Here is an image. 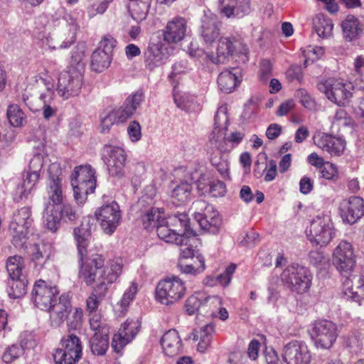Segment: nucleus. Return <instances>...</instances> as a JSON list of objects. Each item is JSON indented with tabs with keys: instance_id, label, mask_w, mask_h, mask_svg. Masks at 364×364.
<instances>
[{
	"instance_id": "obj_21",
	"label": "nucleus",
	"mask_w": 364,
	"mask_h": 364,
	"mask_svg": "<svg viewBox=\"0 0 364 364\" xmlns=\"http://www.w3.org/2000/svg\"><path fill=\"white\" fill-rule=\"evenodd\" d=\"M339 210L344 222L354 224L364 215V200L360 197L351 196L342 200Z\"/></svg>"
},
{
	"instance_id": "obj_53",
	"label": "nucleus",
	"mask_w": 364,
	"mask_h": 364,
	"mask_svg": "<svg viewBox=\"0 0 364 364\" xmlns=\"http://www.w3.org/2000/svg\"><path fill=\"white\" fill-rule=\"evenodd\" d=\"M272 75V65L269 60H262L260 63L259 80L267 82Z\"/></svg>"
},
{
	"instance_id": "obj_44",
	"label": "nucleus",
	"mask_w": 364,
	"mask_h": 364,
	"mask_svg": "<svg viewBox=\"0 0 364 364\" xmlns=\"http://www.w3.org/2000/svg\"><path fill=\"white\" fill-rule=\"evenodd\" d=\"M6 115L9 123L14 127H22L26 122V114L17 105H9Z\"/></svg>"
},
{
	"instance_id": "obj_54",
	"label": "nucleus",
	"mask_w": 364,
	"mask_h": 364,
	"mask_svg": "<svg viewBox=\"0 0 364 364\" xmlns=\"http://www.w3.org/2000/svg\"><path fill=\"white\" fill-rule=\"evenodd\" d=\"M208 192L213 197H222L226 193L225 184L221 181H212L209 184Z\"/></svg>"
},
{
	"instance_id": "obj_46",
	"label": "nucleus",
	"mask_w": 364,
	"mask_h": 364,
	"mask_svg": "<svg viewBox=\"0 0 364 364\" xmlns=\"http://www.w3.org/2000/svg\"><path fill=\"white\" fill-rule=\"evenodd\" d=\"M27 282L24 277L16 279H11L9 282L8 290L9 295L11 298L16 299L23 296L26 292Z\"/></svg>"
},
{
	"instance_id": "obj_2",
	"label": "nucleus",
	"mask_w": 364,
	"mask_h": 364,
	"mask_svg": "<svg viewBox=\"0 0 364 364\" xmlns=\"http://www.w3.org/2000/svg\"><path fill=\"white\" fill-rule=\"evenodd\" d=\"M85 46L77 44L73 50L68 70L60 73L58 80L57 92L64 100L78 96L83 85L85 69Z\"/></svg>"
},
{
	"instance_id": "obj_1",
	"label": "nucleus",
	"mask_w": 364,
	"mask_h": 364,
	"mask_svg": "<svg viewBox=\"0 0 364 364\" xmlns=\"http://www.w3.org/2000/svg\"><path fill=\"white\" fill-rule=\"evenodd\" d=\"M91 220L90 218H84L80 226L75 228L73 232L80 263L79 277L87 285L96 283V287L86 301L90 313L97 309L100 300L107 294L108 285L117 279L122 269L121 259L112 261L105 267V259L100 254L92 255L84 261V257L87 255L88 238L91 235L92 227H95L90 223Z\"/></svg>"
},
{
	"instance_id": "obj_8",
	"label": "nucleus",
	"mask_w": 364,
	"mask_h": 364,
	"mask_svg": "<svg viewBox=\"0 0 364 364\" xmlns=\"http://www.w3.org/2000/svg\"><path fill=\"white\" fill-rule=\"evenodd\" d=\"M82 347L79 337L69 333L62 338L53 354L55 364H76L81 358Z\"/></svg>"
},
{
	"instance_id": "obj_64",
	"label": "nucleus",
	"mask_w": 364,
	"mask_h": 364,
	"mask_svg": "<svg viewBox=\"0 0 364 364\" xmlns=\"http://www.w3.org/2000/svg\"><path fill=\"white\" fill-rule=\"evenodd\" d=\"M264 358L266 364H283L276 351L271 348H265L264 350Z\"/></svg>"
},
{
	"instance_id": "obj_7",
	"label": "nucleus",
	"mask_w": 364,
	"mask_h": 364,
	"mask_svg": "<svg viewBox=\"0 0 364 364\" xmlns=\"http://www.w3.org/2000/svg\"><path fill=\"white\" fill-rule=\"evenodd\" d=\"M311 278L309 270L298 264L288 266L281 274L284 285L298 294H301L309 289Z\"/></svg>"
},
{
	"instance_id": "obj_26",
	"label": "nucleus",
	"mask_w": 364,
	"mask_h": 364,
	"mask_svg": "<svg viewBox=\"0 0 364 364\" xmlns=\"http://www.w3.org/2000/svg\"><path fill=\"white\" fill-rule=\"evenodd\" d=\"M219 9L227 18H241L250 13V0H219Z\"/></svg>"
},
{
	"instance_id": "obj_19",
	"label": "nucleus",
	"mask_w": 364,
	"mask_h": 364,
	"mask_svg": "<svg viewBox=\"0 0 364 364\" xmlns=\"http://www.w3.org/2000/svg\"><path fill=\"white\" fill-rule=\"evenodd\" d=\"M48 179L47 185V194L52 205L58 206L63 200V191L62 184V170L60 164L53 163L48 167Z\"/></svg>"
},
{
	"instance_id": "obj_31",
	"label": "nucleus",
	"mask_w": 364,
	"mask_h": 364,
	"mask_svg": "<svg viewBox=\"0 0 364 364\" xmlns=\"http://www.w3.org/2000/svg\"><path fill=\"white\" fill-rule=\"evenodd\" d=\"M215 333V325L208 323L200 328L194 329L190 333L188 338L194 341H198L197 350L200 353H204L210 346L213 334Z\"/></svg>"
},
{
	"instance_id": "obj_40",
	"label": "nucleus",
	"mask_w": 364,
	"mask_h": 364,
	"mask_svg": "<svg viewBox=\"0 0 364 364\" xmlns=\"http://www.w3.org/2000/svg\"><path fill=\"white\" fill-rule=\"evenodd\" d=\"M313 26L319 37L328 38L332 35V20L323 14H318L313 18Z\"/></svg>"
},
{
	"instance_id": "obj_22",
	"label": "nucleus",
	"mask_w": 364,
	"mask_h": 364,
	"mask_svg": "<svg viewBox=\"0 0 364 364\" xmlns=\"http://www.w3.org/2000/svg\"><path fill=\"white\" fill-rule=\"evenodd\" d=\"M169 57L168 47L159 40L151 42L144 53L145 66L150 70L164 65Z\"/></svg>"
},
{
	"instance_id": "obj_63",
	"label": "nucleus",
	"mask_w": 364,
	"mask_h": 364,
	"mask_svg": "<svg viewBox=\"0 0 364 364\" xmlns=\"http://www.w3.org/2000/svg\"><path fill=\"white\" fill-rule=\"evenodd\" d=\"M45 245L35 244L33 246L32 259L38 261L41 259H47L49 257V253L46 250Z\"/></svg>"
},
{
	"instance_id": "obj_5",
	"label": "nucleus",
	"mask_w": 364,
	"mask_h": 364,
	"mask_svg": "<svg viewBox=\"0 0 364 364\" xmlns=\"http://www.w3.org/2000/svg\"><path fill=\"white\" fill-rule=\"evenodd\" d=\"M317 87L331 102L338 106H346L349 103L354 90L350 82L335 78L320 80Z\"/></svg>"
},
{
	"instance_id": "obj_20",
	"label": "nucleus",
	"mask_w": 364,
	"mask_h": 364,
	"mask_svg": "<svg viewBox=\"0 0 364 364\" xmlns=\"http://www.w3.org/2000/svg\"><path fill=\"white\" fill-rule=\"evenodd\" d=\"M282 357L287 364H310L311 360V353L307 345L298 341L284 346Z\"/></svg>"
},
{
	"instance_id": "obj_12",
	"label": "nucleus",
	"mask_w": 364,
	"mask_h": 364,
	"mask_svg": "<svg viewBox=\"0 0 364 364\" xmlns=\"http://www.w3.org/2000/svg\"><path fill=\"white\" fill-rule=\"evenodd\" d=\"M63 20L67 22V26H69V33L63 41L60 38V32L57 29L44 34L43 36V43H46L52 50L68 48L76 41V35L80 29L77 20L71 14H65Z\"/></svg>"
},
{
	"instance_id": "obj_18",
	"label": "nucleus",
	"mask_w": 364,
	"mask_h": 364,
	"mask_svg": "<svg viewBox=\"0 0 364 364\" xmlns=\"http://www.w3.org/2000/svg\"><path fill=\"white\" fill-rule=\"evenodd\" d=\"M58 294L56 287L49 286L45 281L38 280L33 286L31 299L37 308L46 311L52 306Z\"/></svg>"
},
{
	"instance_id": "obj_29",
	"label": "nucleus",
	"mask_w": 364,
	"mask_h": 364,
	"mask_svg": "<svg viewBox=\"0 0 364 364\" xmlns=\"http://www.w3.org/2000/svg\"><path fill=\"white\" fill-rule=\"evenodd\" d=\"M71 183H75L80 188L95 191L96 188L95 171L90 165L75 167L70 176Z\"/></svg>"
},
{
	"instance_id": "obj_28",
	"label": "nucleus",
	"mask_w": 364,
	"mask_h": 364,
	"mask_svg": "<svg viewBox=\"0 0 364 364\" xmlns=\"http://www.w3.org/2000/svg\"><path fill=\"white\" fill-rule=\"evenodd\" d=\"M72 305L67 294H62L58 301H54L48 311L50 312V319L53 326L58 327L68 318L71 311Z\"/></svg>"
},
{
	"instance_id": "obj_47",
	"label": "nucleus",
	"mask_w": 364,
	"mask_h": 364,
	"mask_svg": "<svg viewBox=\"0 0 364 364\" xmlns=\"http://www.w3.org/2000/svg\"><path fill=\"white\" fill-rule=\"evenodd\" d=\"M53 92L51 90H47L40 96V100L43 102L42 114L44 119L48 120L51 117H55L58 109L52 105Z\"/></svg>"
},
{
	"instance_id": "obj_61",
	"label": "nucleus",
	"mask_w": 364,
	"mask_h": 364,
	"mask_svg": "<svg viewBox=\"0 0 364 364\" xmlns=\"http://www.w3.org/2000/svg\"><path fill=\"white\" fill-rule=\"evenodd\" d=\"M296 95L300 102L307 109H313L315 106L314 100L311 97L306 90L300 89L296 91Z\"/></svg>"
},
{
	"instance_id": "obj_6",
	"label": "nucleus",
	"mask_w": 364,
	"mask_h": 364,
	"mask_svg": "<svg viewBox=\"0 0 364 364\" xmlns=\"http://www.w3.org/2000/svg\"><path fill=\"white\" fill-rule=\"evenodd\" d=\"M186 291L185 283L177 276L160 281L156 288V299L161 304L172 305L180 301Z\"/></svg>"
},
{
	"instance_id": "obj_27",
	"label": "nucleus",
	"mask_w": 364,
	"mask_h": 364,
	"mask_svg": "<svg viewBox=\"0 0 364 364\" xmlns=\"http://www.w3.org/2000/svg\"><path fill=\"white\" fill-rule=\"evenodd\" d=\"M139 325L137 321L127 320L119 328L117 333L112 338V346L116 351H119L129 343L137 334Z\"/></svg>"
},
{
	"instance_id": "obj_58",
	"label": "nucleus",
	"mask_w": 364,
	"mask_h": 364,
	"mask_svg": "<svg viewBox=\"0 0 364 364\" xmlns=\"http://www.w3.org/2000/svg\"><path fill=\"white\" fill-rule=\"evenodd\" d=\"M138 291L137 284L135 282H132L131 286L126 290L121 299V306L126 307L128 306L131 301H132Z\"/></svg>"
},
{
	"instance_id": "obj_30",
	"label": "nucleus",
	"mask_w": 364,
	"mask_h": 364,
	"mask_svg": "<svg viewBox=\"0 0 364 364\" xmlns=\"http://www.w3.org/2000/svg\"><path fill=\"white\" fill-rule=\"evenodd\" d=\"M220 23L213 14H205L201 18L200 35L206 44H212L220 36Z\"/></svg>"
},
{
	"instance_id": "obj_42",
	"label": "nucleus",
	"mask_w": 364,
	"mask_h": 364,
	"mask_svg": "<svg viewBox=\"0 0 364 364\" xmlns=\"http://www.w3.org/2000/svg\"><path fill=\"white\" fill-rule=\"evenodd\" d=\"M112 62V55L101 51V49H96L91 56L92 69L97 72L101 73L107 69Z\"/></svg>"
},
{
	"instance_id": "obj_32",
	"label": "nucleus",
	"mask_w": 364,
	"mask_h": 364,
	"mask_svg": "<svg viewBox=\"0 0 364 364\" xmlns=\"http://www.w3.org/2000/svg\"><path fill=\"white\" fill-rule=\"evenodd\" d=\"M192 190V184L187 181L173 184L170 193L172 203L176 205L187 203L191 200Z\"/></svg>"
},
{
	"instance_id": "obj_13",
	"label": "nucleus",
	"mask_w": 364,
	"mask_h": 364,
	"mask_svg": "<svg viewBox=\"0 0 364 364\" xmlns=\"http://www.w3.org/2000/svg\"><path fill=\"white\" fill-rule=\"evenodd\" d=\"M335 235L334 226L329 215H317L312 219L309 228V240L321 246L328 244Z\"/></svg>"
},
{
	"instance_id": "obj_57",
	"label": "nucleus",
	"mask_w": 364,
	"mask_h": 364,
	"mask_svg": "<svg viewBox=\"0 0 364 364\" xmlns=\"http://www.w3.org/2000/svg\"><path fill=\"white\" fill-rule=\"evenodd\" d=\"M236 269V265L234 264H231L229 265L225 270V272L220 274H219L217 278L218 284H220L221 285L226 287L229 284L231 280V277L232 274L235 272Z\"/></svg>"
},
{
	"instance_id": "obj_25",
	"label": "nucleus",
	"mask_w": 364,
	"mask_h": 364,
	"mask_svg": "<svg viewBox=\"0 0 364 364\" xmlns=\"http://www.w3.org/2000/svg\"><path fill=\"white\" fill-rule=\"evenodd\" d=\"M315 144L323 151L331 156H338L343 154L346 147V141L341 137L331 134L319 133L314 137Z\"/></svg>"
},
{
	"instance_id": "obj_3",
	"label": "nucleus",
	"mask_w": 364,
	"mask_h": 364,
	"mask_svg": "<svg viewBox=\"0 0 364 364\" xmlns=\"http://www.w3.org/2000/svg\"><path fill=\"white\" fill-rule=\"evenodd\" d=\"M161 223L154 229L161 240L181 247L188 244L189 218L187 214L178 213L166 218V222Z\"/></svg>"
},
{
	"instance_id": "obj_49",
	"label": "nucleus",
	"mask_w": 364,
	"mask_h": 364,
	"mask_svg": "<svg viewBox=\"0 0 364 364\" xmlns=\"http://www.w3.org/2000/svg\"><path fill=\"white\" fill-rule=\"evenodd\" d=\"M216 151H213L210 153V161L211 164L215 166L219 173L225 176L228 173L229 170V164L228 161L223 158L220 151L217 147H215Z\"/></svg>"
},
{
	"instance_id": "obj_16",
	"label": "nucleus",
	"mask_w": 364,
	"mask_h": 364,
	"mask_svg": "<svg viewBox=\"0 0 364 364\" xmlns=\"http://www.w3.org/2000/svg\"><path fill=\"white\" fill-rule=\"evenodd\" d=\"M228 117L225 107H220L214 119V128L212 131L209 141L214 147H217L222 152H228L232 146L225 139L228 129Z\"/></svg>"
},
{
	"instance_id": "obj_55",
	"label": "nucleus",
	"mask_w": 364,
	"mask_h": 364,
	"mask_svg": "<svg viewBox=\"0 0 364 364\" xmlns=\"http://www.w3.org/2000/svg\"><path fill=\"white\" fill-rule=\"evenodd\" d=\"M127 133L132 142H136L141 138V128L139 123L132 121L127 127Z\"/></svg>"
},
{
	"instance_id": "obj_37",
	"label": "nucleus",
	"mask_w": 364,
	"mask_h": 364,
	"mask_svg": "<svg viewBox=\"0 0 364 364\" xmlns=\"http://www.w3.org/2000/svg\"><path fill=\"white\" fill-rule=\"evenodd\" d=\"M152 0H129L128 10L132 18L138 23L145 20Z\"/></svg>"
},
{
	"instance_id": "obj_17",
	"label": "nucleus",
	"mask_w": 364,
	"mask_h": 364,
	"mask_svg": "<svg viewBox=\"0 0 364 364\" xmlns=\"http://www.w3.org/2000/svg\"><path fill=\"white\" fill-rule=\"evenodd\" d=\"M333 263L341 273L350 272L355 265V255L352 245L342 240L334 249Z\"/></svg>"
},
{
	"instance_id": "obj_38",
	"label": "nucleus",
	"mask_w": 364,
	"mask_h": 364,
	"mask_svg": "<svg viewBox=\"0 0 364 364\" xmlns=\"http://www.w3.org/2000/svg\"><path fill=\"white\" fill-rule=\"evenodd\" d=\"M343 294L348 299H351L360 304L364 301V278L360 277L353 287L352 282L346 279L343 284Z\"/></svg>"
},
{
	"instance_id": "obj_4",
	"label": "nucleus",
	"mask_w": 364,
	"mask_h": 364,
	"mask_svg": "<svg viewBox=\"0 0 364 364\" xmlns=\"http://www.w3.org/2000/svg\"><path fill=\"white\" fill-rule=\"evenodd\" d=\"M143 100L141 92H136L129 96L123 105L109 112L101 119V132L107 133L114 124L124 123L130 118Z\"/></svg>"
},
{
	"instance_id": "obj_10",
	"label": "nucleus",
	"mask_w": 364,
	"mask_h": 364,
	"mask_svg": "<svg viewBox=\"0 0 364 364\" xmlns=\"http://www.w3.org/2000/svg\"><path fill=\"white\" fill-rule=\"evenodd\" d=\"M309 332L315 346L321 349L331 348L338 336L337 326L326 319L315 321Z\"/></svg>"
},
{
	"instance_id": "obj_36",
	"label": "nucleus",
	"mask_w": 364,
	"mask_h": 364,
	"mask_svg": "<svg viewBox=\"0 0 364 364\" xmlns=\"http://www.w3.org/2000/svg\"><path fill=\"white\" fill-rule=\"evenodd\" d=\"M344 38L352 41L363 32V25L354 16L348 15L341 24Z\"/></svg>"
},
{
	"instance_id": "obj_11",
	"label": "nucleus",
	"mask_w": 364,
	"mask_h": 364,
	"mask_svg": "<svg viewBox=\"0 0 364 364\" xmlns=\"http://www.w3.org/2000/svg\"><path fill=\"white\" fill-rule=\"evenodd\" d=\"M33 221L29 207H23L14 213L9 229L13 237L12 242L16 247L24 246L28 228Z\"/></svg>"
},
{
	"instance_id": "obj_9",
	"label": "nucleus",
	"mask_w": 364,
	"mask_h": 364,
	"mask_svg": "<svg viewBox=\"0 0 364 364\" xmlns=\"http://www.w3.org/2000/svg\"><path fill=\"white\" fill-rule=\"evenodd\" d=\"M191 209L195 220L203 230L213 234L218 232L221 220L218 212L212 205L203 200H198L193 203Z\"/></svg>"
},
{
	"instance_id": "obj_43",
	"label": "nucleus",
	"mask_w": 364,
	"mask_h": 364,
	"mask_svg": "<svg viewBox=\"0 0 364 364\" xmlns=\"http://www.w3.org/2000/svg\"><path fill=\"white\" fill-rule=\"evenodd\" d=\"M39 178V173H34L28 170L23 174V182L17 188V191L21 198L27 197L28 194L38 183Z\"/></svg>"
},
{
	"instance_id": "obj_60",
	"label": "nucleus",
	"mask_w": 364,
	"mask_h": 364,
	"mask_svg": "<svg viewBox=\"0 0 364 364\" xmlns=\"http://www.w3.org/2000/svg\"><path fill=\"white\" fill-rule=\"evenodd\" d=\"M173 99L174 102L176 104L177 107L183 110H188L191 105V101L190 97L184 95H181L179 93L174 92L173 93Z\"/></svg>"
},
{
	"instance_id": "obj_45",
	"label": "nucleus",
	"mask_w": 364,
	"mask_h": 364,
	"mask_svg": "<svg viewBox=\"0 0 364 364\" xmlns=\"http://www.w3.org/2000/svg\"><path fill=\"white\" fill-rule=\"evenodd\" d=\"M24 267L23 258L20 256L15 255L10 257L7 259L6 269L10 279H16L24 277L22 274Z\"/></svg>"
},
{
	"instance_id": "obj_33",
	"label": "nucleus",
	"mask_w": 364,
	"mask_h": 364,
	"mask_svg": "<svg viewBox=\"0 0 364 364\" xmlns=\"http://www.w3.org/2000/svg\"><path fill=\"white\" fill-rule=\"evenodd\" d=\"M161 344L164 353L168 356L176 355L181 351V340L175 329L169 330L164 334Z\"/></svg>"
},
{
	"instance_id": "obj_48",
	"label": "nucleus",
	"mask_w": 364,
	"mask_h": 364,
	"mask_svg": "<svg viewBox=\"0 0 364 364\" xmlns=\"http://www.w3.org/2000/svg\"><path fill=\"white\" fill-rule=\"evenodd\" d=\"M205 303L206 306L214 307H218V311L215 313L212 311L211 315L215 317H218L222 321H225L229 317L228 311L225 308L222 307V299L218 296H207L205 299Z\"/></svg>"
},
{
	"instance_id": "obj_23",
	"label": "nucleus",
	"mask_w": 364,
	"mask_h": 364,
	"mask_svg": "<svg viewBox=\"0 0 364 364\" xmlns=\"http://www.w3.org/2000/svg\"><path fill=\"white\" fill-rule=\"evenodd\" d=\"M188 25L185 18L176 16L168 21L164 30V40L168 43H177L187 34Z\"/></svg>"
},
{
	"instance_id": "obj_52",
	"label": "nucleus",
	"mask_w": 364,
	"mask_h": 364,
	"mask_svg": "<svg viewBox=\"0 0 364 364\" xmlns=\"http://www.w3.org/2000/svg\"><path fill=\"white\" fill-rule=\"evenodd\" d=\"M196 259L200 264V266L199 267L195 268L192 264H183L182 262L180 261L179 267H180L181 271L183 273L191 274L193 275H196V274H200L201 272H203L205 269L204 257L202 255H198L196 256Z\"/></svg>"
},
{
	"instance_id": "obj_35",
	"label": "nucleus",
	"mask_w": 364,
	"mask_h": 364,
	"mask_svg": "<svg viewBox=\"0 0 364 364\" xmlns=\"http://www.w3.org/2000/svg\"><path fill=\"white\" fill-rule=\"evenodd\" d=\"M62 213L60 207L48 203L46 205L43 214V224L48 230L55 232L60 224Z\"/></svg>"
},
{
	"instance_id": "obj_62",
	"label": "nucleus",
	"mask_w": 364,
	"mask_h": 364,
	"mask_svg": "<svg viewBox=\"0 0 364 364\" xmlns=\"http://www.w3.org/2000/svg\"><path fill=\"white\" fill-rule=\"evenodd\" d=\"M43 165V157L41 154L34 155L28 165V171L34 173H39Z\"/></svg>"
},
{
	"instance_id": "obj_59",
	"label": "nucleus",
	"mask_w": 364,
	"mask_h": 364,
	"mask_svg": "<svg viewBox=\"0 0 364 364\" xmlns=\"http://www.w3.org/2000/svg\"><path fill=\"white\" fill-rule=\"evenodd\" d=\"M116 41L111 36L107 35L103 37L100 42V46L97 49H101V51L112 55L113 48L115 46Z\"/></svg>"
},
{
	"instance_id": "obj_39",
	"label": "nucleus",
	"mask_w": 364,
	"mask_h": 364,
	"mask_svg": "<svg viewBox=\"0 0 364 364\" xmlns=\"http://www.w3.org/2000/svg\"><path fill=\"white\" fill-rule=\"evenodd\" d=\"M232 70H225L221 72L218 77V85L220 90L225 93L232 92L240 82L237 80V73Z\"/></svg>"
},
{
	"instance_id": "obj_51",
	"label": "nucleus",
	"mask_w": 364,
	"mask_h": 364,
	"mask_svg": "<svg viewBox=\"0 0 364 364\" xmlns=\"http://www.w3.org/2000/svg\"><path fill=\"white\" fill-rule=\"evenodd\" d=\"M24 353V346L23 343L14 344L7 348L2 355V360L6 363H12L14 360L20 357Z\"/></svg>"
},
{
	"instance_id": "obj_14",
	"label": "nucleus",
	"mask_w": 364,
	"mask_h": 364,
	"mask_svg": "<svg viewBox=\"0 0 364 364\" xmlns=\"http://www.w3.org/2000/svg\"><path fill=\"white\" fill-rule=\"evenodd\" d=\"M102 151V159L107 166L109 176L123 177L127 161L125 151L119 146L107 144L104 146Z\"/></svg>"
},
{
	"instance_id": "obj_41",
	"label": "nucleus",
	"mask_w": 364,
	"mask_h": 364,
	"mask_svg": "<svg viewBox=\"0 0 364 364\" xmlns=\"http://www.w3.org/2000/svg\"><path fill=\"white\" fill-rule=\"evenodd\" d=\"M144 228L149 231H153L157 225L166 222L164 212L159 208H151L141 217Z\"/></svg>"
},
{
	"instance_id": "obj_56",
	"label": "nucleus",
	"mask_w": 364,
	"mask_h": 364,
	"mask_svg": "<svg viewBox=\"0 0 364 364\" xmlns=\"http://www.w3.org/2000/svg\"><path fill=\"white\" fill-rule=\"evenodd\" d=\"M71 186L73 188L75 200L79 204H83L87 199V196L94 192V191H90L85 188V189H81L80 186L73 182H72Z\"/></svg>"
},
{
	"instance_id": "obj_24",
	"label": "nucleus",
	"mask_w": 364,
	"mask_h": 364,
	"mask_svg": "<svg viewBox=\"0 0 364 364\" xmlns=\"http://www.w3.org/2000/svg\"><path fill=\"white\" fill-rule=\"evenodd\" d=\"M235 43H237V41L235 38L232 40L228 37L220 38L215 57L213 54L205 53L203 50H199L201 55L198 54V55L203 60L210 61L214 64L225 63L228 58L232 55L235 52Z\"/></svg>"
},
{
	"instance_id": "obj_15",
	"label": "nucleus",
	"mask_w": 364,
	"mask_h": 364,
	"mask_svg": "<svg viewBox=\"0 0 364 364\" xmlns=\"http://www.w3.org/2000/svg\"><path fill=\"white\" fill-rule=\"evenodd\" d=\"M95 216L101 229L109 235L114 233L122 219L119 206L114 201L98 208L95 212Z\"/></svg>"
},
{
	"instance_id": "obj_34",
	"label": "nucleus",
	"mask_w": 364,
	"mask_h": 364,
	"mask_svg": "<svg viewBox=\"0 0 364 364\" xmlns=\"http://www.w3.org/2000/svg\"><path fill=\"white\" fill-rule=\"evenodd\" d=\"M109 331L102 328L101 331L95 332L90 341L92 353L97 355H104L109 348Z\"/></svg>"
},
{
	"instance_id": "obj_50",
	"label": "nucleus",
	"mask_w": 364,
	"mask_h": 364,
	"mask_svg": "<svg viewBox=\"0 0 364 364\" xmlns=\"http://www.w3.org/2000/svg\"><path fill=\"white\" fill-rule=\"evenodd\" d=\"M202 294H195L190 296L186 301L185 309L188 315L194 314L200 308L201 305H205V299Z\"/></svg>"
}]
</instances>
